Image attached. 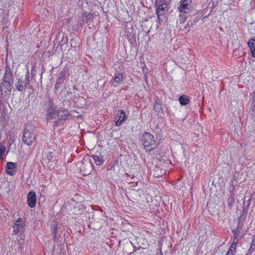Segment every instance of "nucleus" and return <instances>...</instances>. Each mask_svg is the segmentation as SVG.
<instances>
[{
  "mask_svg": "<svg viewBox=\"0 0 255 255\" xmlns=\"http://www.w3.org/2000/svg\"><path fill=\"white\" fill-rule=\"evenodd\" d=\"M142 141L144 149L148 152L153 151L158 145V143L153 135L146 131L142 134Z\"/></svg>",
  "mask_w": 255,
  "mask_h": 255,
  "instance_id": "nucleus-1",
  "label": "nucleus"
},
{
  "mask_svg": "<svg viewBox=\"0 0 255 255\" xmlns=\"http://www.w3.org/2000/svg\"><path fill=\"white\" fill-rule=\"evenodd\" d=\"M29 84L30 74L29 70H27L24 77L21 76L16 79V82L15 83V86L18 91L23 92L25 91Z\"/></svg>",
  "mask_w": 255,
  "mask_h": 255,
  "instance_id": "nucleus-2",
  "label": "nucleus"
},
{
  "mask_svg": "<svg viewBox=\"0 0 255 255\" xmlns=\"http://www.w3.org/2000/svg\"><path fill=\"white\" fill-rule=\"evenodd\" d=\"M36 137V130L34 129L25 128L22 135V141L26 145H31Z\"/></svg>",
  "mask_w": 255,
  "mask_h": 255,
  "instance_id": "nucleus-3",
  "label": "nucleus"
},
{
  "mask_svg": "<svg viewBox=\"0 0 255 255\" xmlns=\"http://www.w3.org/2000/svg\"><path fill=\"white\" fill-rule=\"evenodd\" d=\"M71 116L69 112L65 108H60L57 110V119L54 122L53 127L58 126L60 123L66 121Z\"/></svg>",
  "mask_w": 255,
  "mask_h": 255,
  "instance_id": "nucleus-4",
  "label": "nucleus"
},
{
  "mask_svg": "<svg viewBox=\"0 0 255 255\" xmlns=\"http://www.w3.org/2000/svg\"><path fill=\"white\" fill-rule=\"evenodd\" d=\"M57 115V110L54 106L53 102L49 101L48 104L45 109V117L47 122L51 121L55 119Z\"/></svg>",
  "mask_w": 255,
  "mask_h": 255,
  "instance_id": "nucleus-5",
  "label": "nucleus"
},
{
  "mask_svg": "<svg viewBox=\"0 0 255 255\" xmlns=\"http://www.w3.org/2000/svg\"><path fill=\"white\" fill-rule=\"evenodd\" d=\"M156 14L159 19L160 16H163L167 11V4L165 0H155Z\"/></svg>",
  "mask_w": 255,
  "mask_h": 255,
  "instance_id": "nucleus-6",
  "label": "nucleus"
},
{
  "mask_svg": "<svg viewBox=\"0 0 255 255\" xmlns=\"http://www.w3.org/2000/svg\"><path fill=\"white\" fill-rule=\"evenodd\" d=\"M93 14L89 12H82L77 18V24L79 26H82L85 23L91 22L93 20Z\"/></svg>",
  "mask_w": 255,
  "mask_h": 255,
  "instance_id": "nucleus-7",
  "label": "nucleus"
},
{
  "mask_svg": "<svg viewBox=\"0 0 255 255\" xmlns=\"http://www.w3.org/2000/svg\"><path fill=\"white\" fill-rule=\"evenodd\" d=\"M24 222L20 218H18L13 223V234L22 233L25 231Z\"/></svg>",
  "mask_w": 255,
  "mask_h": 255,
  "instance_id": "nucleus-8",
  "label": "nucleus"
},
{
  "mask_svg": "<svg viewBox=\"0 0 255 255\" xmlns=\"http://www.w3.org/2000/svg\"><path fill=\"white\" fill-rule=\"evenodd\" d=\"M192 0H181L180 5L178 7V10L180 13H187L190 10L189 4L191 3Z\"/></svg>",
  "mask_w": 255,
  "mask_h": 255,
  "instance_id": "nucleus-9",
  "label": "nucleus"
},
{
  "mask_svg": "<svg viewBox=\"0 0 255 255\" xmlns=\"http://www.w3.org/2000/svg\"><path fill=\"white\" fill-rule=\"evenodd\" d=\"M127 116L123 110L119 111L115 118V125L117 127L121 126L125 122Z\"/></svg>",
  "mask_w": 255,
  "mask_h": 255,
  "instance_id": "nucleus-10",
  "label": "nucleus"
},
{
  "mask_svg": "<svg viewBox=\"0 0 255 255\" xmlns=\"http://www.w3.org/2000/svg\"><path fill=\"white\" fill-rule=\"evenodd\" d=\"M13 82L2 81V85L0 86V90L2 92L8 95L11 93L12 88Z\"/></svg>",
  "mask_w": 255,
  "mask_h": 255,
  "instance_id": "nucleus-11",
  "label": "nucleus"
},
{
  "mask_svg": "<svg viewBox=\"0 0 255 255\" xmlns=\"http://www.w3.org/2000/svg\"><path fill=\"white\" fill-rule=\"evenodd\" d=\"M36 196L34 191H30L27 195V204L30 208H33L36 205Z\"/></svg>",
  "mask_w": 255,
  "mask_h": 255,
  "instance_id": "nucleus-12",
  "label": "nucleus"
},
{
  "mask_svg": "<svg viewBox=\"0 0 255 255\" xmlns=\"http://www.w3.org/2000/svg\"><path fill=\"white\" fill-rule=\"evenodd\" d=\"M123 81V76L121 73H116L114 77L113 78V80H111L112 85L115 87H117L119 85L121 84Z\"/></svg>",
  "mask_w": 255,
  "mask_h": 255,
  "instance_id": "nucleus-13",
  "label": "nucleus"
},
{
  "mask_svg": "<svg viewBox=\"0 0 255 255\" xmlns=\"http://www.w3.org/2000/svg\"><path fill=\"white\" fill-rule=\"evenodd\" d=\"M16 169V163L12 162H7L6 166V172L10 176L13 175L15 173V169Z\"/></svg>",
  "mask_w": 255,
  "mask_h": 255,
  "instance_id": "nucleus-14",
  "label": "nucleus"
},
{
  "mask_svg": "<svg viewBox=\"0 0 255 255\" xmlns=\"http://www.w3.org/2000/svg\"><path fill=\"white\" fill-rule=\"evenodd\" d=\"M2 81L13 82V74L10 68H6Z\"/></svg>",
  "mask_w": 255,
  "mask_h": 255,
  "instance_id": "nucleus-15",
  "label": "nucleus"
},
{
  "mask_svg": "<svg viewBox=\"0 0 255 255\" xmlns=\"http://www.w3.org/2000/svg\"><path fill=\"white\" fill-rule=\"evenodd\" d=\"M248 45L250 48L252 57H255V40L252 38L248 42Z\"/></svg>",
  "mask_w": 255,
  "mask_h": 255,
  "instance_id": "nucleus-16",
  "label": "nucleus"
},
{
  "mask_svg": "<svg viewBox=\"0 0 255 255\" xmlns=\"http://www.w3.org/2000/svg\"><path fill=\"white\" fill-rule=\"evenodd\" d=\"M178 101L181 106H186L190 102V98L187 95H183L178 98Z\"/></svg>",
  "mask_w": 255,
  "mask_h": 255,
  "instance_id": "nucleus-17",
  "label": "nucleus"
},
{
  "mask_svg": "<svg viewBox=\"0 0 255 255\" xmlns=\"http://www.w3.org/2000/svg\"><path fill=\"white\" fill-rule=\"evenodd\" d=\"M154 110L157 113V115H159L163 112L161 102L158 100H156L155 101Z\"/></svg>",
  "mask_w": 255,
  "mask_h": 255,
  "instance_id": "nucleus-18",
  "label": "nucleus"
},
{
  "mask_svg": "<svg viewBox=\"0 0 255 255\" xmlns=\"http://www.w3.org/2000/svg\"><path fill=\"white\" fill-rule=\"evenodd\" d=\"M130 247L133 248V251L130 253L128 252L127 253L128 254V255H131L133 252H136L141 248V247H136L134 244H133L131 241H129L126 244L124 249L126 250V248H130Z\"/></svg>",
  "mask_w": 255,
  "mask_h": 255,
  "instance_id": "nucleus-19",
  "label": "nucleus"
},
{
  "mask_svg": "<svg viewBox=\"0 0 255 255\" xmlns=\"http://www.w3.org/2000/svg\"><path fill=\"white\" fill-rule=\"evenodd\" d=\"M255 252V237L252 238V243L250 247L248 250L247 255H253Z\"/></svg>",
  "mask_w": 255,
  "mask_h": 255,
  "instance_id": "nucleus-20",
  "label": "nucleus"
},
{
  "mask_svg": "<svg viewBox=\"0 0 255 255\" xmlns=\"http://www.w3.org/2000/svg\"><path fill=\"white\" fill-rule=\"evenodd\" d=\"M93 158L95 161V163L97 165H101L104 163V160L102 157L94 155H93Z\"/></svg>",
  "mask_w": 255,
  "mask_h": 255,
  "instance_id": "nucleus-21",
  "label": "nucleus"
},
{
  "mask_svg": "<svg viewBox=\"0 0 255 255\" xmlns=\"http://www.w3.org/2000/svg\"><path fill=\"white\" fill-rule=\"evenodd\" d=\"M235 202L234 194L233 191L230 192V197L227 200V204L229 208H231Z\"/></svg>",
  "mask_w": 255,
  "mask_h": 255,
  "instance_id": "nucleus-22",
  "label": "nucleus"
},
{
  "mask_svg": "<svg viewBox=\"0 0 255 255\" xmlns=\"http://www.w3.org/2000/svg\"><path fill=\"white\" fill-rule=\"evenodd\" d=\"M185 13H183V14H181V13L179 15V22L180 24H182L185 22V21L186 19V16L185 15Z\"/></svg>",
  "mask_w": 255,
  "mask_h": 255,
  "instance_id": "nucleus-23",
  "label": "nucleus"
},
{
  "mask_svg": "<svg viewBox=\"0 0 255 255\" xmlns=\"http://www.w3.org/2000/svg\"><path fill=\"white\" fill-rule=\"evenodd\" d=\"M5 151V147L3 143H0V157L2 156Z\"/></svg>",
  "mask_w": 255,
  "mask_h": 255,
  "instance_id": "nucleus-24",
  "label": "nucleus"
},
{
  "mask_svg": "<svg viewBox=\"0 0 255 255\" xmlns=\"http://www.w3.org/2000/svg\"><path fill=\"white\" fill-rule=\"evenodd\" d=\"M36 64L34 63L32 66V68H31V75L32 78H33L36 74Z\"/></svg>",
  "mask_w": 255,
  "mask_h": 255,
  "instance_id": "nucleus-25",
  "label": "nucleus"
},
{
  "mask_svg": "<svg viewBox=\"0 0 255 255\" xmlns=\"http://www.w3.org/2000/svg\"><path fill=\"white\" fill-rule=\"evenodd\" d=\"M58 224L55 223L51 228V231L53 234H57L58 233Z\"/></svg>",
  "mask_w": 255,
  "mask_h": 255,
  "instance_id": "nucleus-26",
  "label": "nucleus"
},
{
  "mask_svg": "<svg viewBox=\"0 0 255 255\" xmlns=\"http://www.w3.org/2000/svg\"><path fill=\"white\" fill-rule=\"evenodd\" d=\"M52 158L53 155L52 152H48L46 155V159L48 160V161H50L52 160Z\"/></svg>",
  "mask_w": 255,
  "mask_h": 255,
  "instance_id": "nucleus-27",
  "label": "nucleus"
},
{
  "mask_svg": "<svg viewBox=\"0 0 255 255\" xmlns=\"http://www.w3.org/2000/svg\"><path fill=\"white\" fill-rule=\"evenodd\" d=\"M251 109L252 111H255V99H252Z\"/></svg>",
  "mask_w": 255,
  "mask_h": 255,
  "instance_id": "nucleus-28",
  "label": "nucleus"
},
{
  "mask_svg": "<svg viewBox=\"0 0 255 255\" xmlns=\"http://www.w3.org/2000/svg\"><path fill=\"white\" fill-rule=\"evenodd\" d=\"M53 234V237H52V239L54 240V241L55 242L57 240V234Z\"/></svg>",
  "mask_w": 255,
  "mask_h": 255,
  "instance_id": "nucleus-29",
  "label": "nucleus"
},
{
  "mask_svg": "<svg viewBox=\"0 0 255 255\" xmlns=\"http://www.w3.org/2000/svg\"><path fill=\"white\" fill-rule=\"evenodd\" d=\"M59 87L58 84V83H57V84L55 85V89L56 90H57L58 89Z\"/></svg>",
  "mask_w": 255,
  "mask_h": 255,
  "instance_id": "nucleus-30",
  "label": "nucleus"
},
{
  "mask_svg": "<svg viewBox=\"0 0 255 255\" xmlns=\"http://www.w3.org/2000/svg\"><path fill=\"white\" fill-rule=\"evenodd\" d=\"M131 179L133 180V182H137V181H135V177L133 175L131 176Z\"/></svg>",
  "mask_w": 255,
  "mask_h": 255,
  "instance_id": "nucleus-31",
  "label": "nucleus"
},
{
  "mask_svg": "<svg viewBox=\"0 0 255 255\" xmlns=\"http://www.w3.org/2000/svg\"><path fill=\"white\" fill-rule=\"evenodd\" d=\"M252 99H255V92L253 93Z\"/></svg>",
  "mask_w": 255,
  "mask_h": 255,
  "instance_id": "nucleus-32",
  "label": "nucleus"
},
{
  "mask_svg": "<svg viewBox=\"0 0 255 255\" xmlns=\"http://www.w3.org/2000/svg\"><path fill=\"white\" fill-rule=\"evenodd\" d=\"M2 104H3L2 101V100H1V99H0V107L1 106H2Z\"/></svg>",
  "mask_w": 255,
  "mask_h": 255,
  "instance_id": "nucleus-33",
  "label": "nucleus"
},
{
  "mask_svg": "<svg viewBox=\"0 0 255 255\" xmlns=\"http://www.w3.org/2000/svg\"><path fill=\"white\" fill-rule=\"evenodd\" d=\"M160 255H163L162 253H161Z\"/></svg>",
  "mask_w": 255,
  "mask_h": 255,
  "instance_id": "nucleus-34",
  "label": "nucleus"
}]
</instances>
